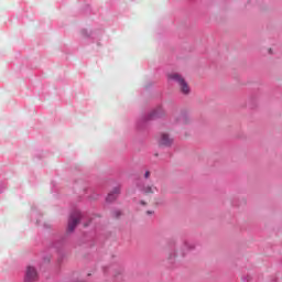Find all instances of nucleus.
I'll use <instances>...</instances> for the list:
<instances>
[{
    "mask_svg": "<svg viewBox=\"0 0 282 282\" xmlns=\"http://www.w3.org/2000/svg\"><path fill=\"white\" fill-rule=\"evenodd\" d=\"M169 78L175 80L176 83H178V85H181L183 94H188V91H191V88H188V84H186L184 78H182V76H180L177 73L169 75Z\"/></svg>",
    "mask_w": 282,
    "mask_h": 282,
    "instance_id": "obj_1",
    "label": "nucleus"
},
{
    "mask_svg": "<svg viewBox=\"0 0 282 282\" xmlns=\"http://www.w3.org/2000/svg\"><path fill=\"white\" fill-rule=\"evenodd\" d=\"M80 212L75 210L73 214H70V217L68 219V230L69 232H73L75 230L76 226H78V223L80 221Z\"/></svg>",
    "mask_w": 282,
    "mask_h": 282,
    "instance_id": "obj_2",
    "label": "nucleus"
},
{
    "mask_svg": "<svg viewBox=\"0 0 282 282\" xmlns=\"http://www.w3.org/2000/svg\"><path fill=\"white\" fill-rule=\"evenodd\" d=\"M39 280V274L36 273V269L33 267H28L24 282H34Z\"/></svg>",
    "mask_w": 282,
    "mask_h": 282,
    "instance_id": "obj_3",
    "label": "nucleus"
},
{
    "mask_svg": "<svg viewBox=\"0 0 282 282\" xmlns=\"http://www.w3.org/2000/svg\"><path fill=\"white\" fill-rule=\"evenodd\" d=\"M118 195H120V187H117L113 192L109 193L106 199L107 202H113Z\"/></svg>",
    "mask_w": 282,
    "mask_h": 282,
    "instance_id": "obj_4",
    "label": "nucleus"
},
{
    "mask_svg": "<svg viewBox=\"0 0 282 282\" xmlns=\"http://www.w3.org/2000/svg\"><path fill=\"white\" fill-rule=\"evenodd\" d=\"M161 144H164L165 147H169V144H171V139H169V134L161 135Z\"/></svg>",
    "mask_w": 282,
    "mask_h": 282,
    "instance_id": "obj_5",
    "label": "nucleus"
},
{
    "mask_svg": "<svg viewBox=\"0 0 282 282\" xmlns=\"http://www.w3.org/2000/svg\"><path fill=\"white\" fill-rule=\"evenodd\" d=\"M149 175H151V172H145V177L149 178Z\"/></svg>",
    "mask_w": 282,
    "mask_h": 282,
    "instance_id": "obj_6",
    "label": "nucleus"
},
{
    "mask_svg": "<svg viewBox=\"0 0 282 282\" xmlns=\"http://www.w3.org/2000/svg\"><path fill=\"white\" fill-rule=\"evenodd\" d=\"M145 193H151V187H148V188L145 189Z\"/></svg>",
    "mask_w": 282,
    "mask_h": 282,
    "instance_id": "obj_7",
    "label": "nucleus"
},
{
    "mask_svg": "<svg viewBox=\"0 0 282 282\" xmlns=\"http://www.w3.org/2000/svg\"><path fill=\"white\" fill-rule=\"evenodd\" d=\"M151 118H155V115H152V116L150 117V119H151Z\"/></svg>",
    "mask_w": 282,
    "mask_h": 282,
    "instance_id": "obj_8",
    "label": "nucleus"
}]
</instances>
